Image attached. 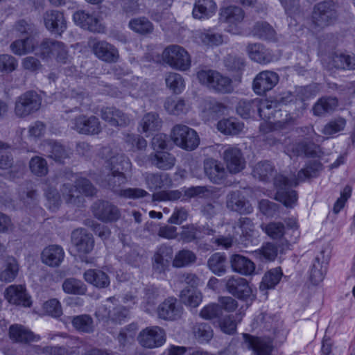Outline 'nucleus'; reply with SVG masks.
I'll list each match as a JSON object with an SVG mask.
<instances>
[{
    "label": "nucleus",
    "instance_id": "nucleus-1",
    "mask_svg": "<svg viewBox=\"0 0 355 355\" xmlns=\"http://www.w3.org/2000/svg\"><path fill=\"white\" fill-rule=\"evenodd\" d=\"M322 169V165L320 162L313 161L298 172L297 178L295 175L291 178L282 175H277L275 178V185L277 189L276 200L282 202L286 207H293L297 201V194L295 191L291 189L296 187L300 181L317 177Z\"/></svg>",
    "mask_w": 355,
    "mask_h": 355
},
{
    "label": "nucleus",
    "instance_id": "nucleus-2",
    "mask_svg": "<svg viewBox=\"0 0 355 355\" xmlns=\"http://www.w3.org/2000/svg\"><path fill=\"white\" fill-rule=\"evenodd\" d=\"M76 185L73 187L70 183H64L60 189L61 194H59L56 190L50 189L46 193V198L49 202V208L55 210L61 201V197L67 203L77 205L80 202L82 198L80 193L85 196H93L96 193V189L91 182L83 178H78L77 175H73Z\"/></svg>",
    "mask_w": 355,
    "mask_h": 355
},
{
    "label": "nucleus",
    "instance_id": "nucleus-3",
    "mask_svg": "<svg viewBox=\"0 0 355 355\" xmlns=\"http://www.w3.org/2000/svg\"><path fill=\"white\" fill-rule=\"evenodd\" d=\"M171 138L180 148L191 151L200 144V137L193 128L181 123L175 125L171 131Z\"/></svg>",
    "mask_w": 355,
    "mask_h": 355
},
{
    "label": "nucleus",
    "instance_id": "nucleus-4",
    "mask_svg": "<svg viewBox=\"0 0 355 355\" xmlns=\"http://www.w3.org/2000/svg\"><path fill=\"white\" fill-rule=\"evenodd\" d=\"M197 77L200 83L216 92L226 94L233 90L232 80L214 70H201Z\"/></svg>",
    "mask_w": 355,
    "mask_h": 355
},
{
    "label": "nucleus",
    "instance_id": "nucleus-5",
    "mask_svg": "<svg viewBox=\"0 0 355 355\" xmlns=\"http://www.w3.org/2000/svg\"><path fill=\"white\" fill-rule=\"evenodd\" d=\"M336 6L331 1H324L314 6L311 21L315 28L322 29L332 24L337 19Z\"/></svg>",
    "mask_w": 355,
    "mask_h": 355
},
{
    "label": "nucleus",
    "instance_id": "nucleus-6",
    "mask_svg": "<svg viewBox=\"0 0 355 355\" xmlns=\"http://www.w3.org/2000/svg\"><path fill=\"white\" fill-rule=\"evenodd\" d=\"M162 59L171 67L186 71L191 67V58L188 52L179 45H170L162 53Z\"/></svg>",
    "mask_w": 355,
    "mask_h": 355
},
{
    "label": "nucleus",
    "instance_id": "nucleus-7",
    "mask_svg": "<svg viewBox=\"0 0 355 355\" xmlns=\"http://www.w3.org/2000/svg\"><path fill=\"white\" fill-rule=\"evenodd\" d=\"M42 103V98L35 92L28 91L16 99L15 114L19 118H26L39 110Z\"/></svg>",
    "mask_w": 355,
    "mask_h": 355
},
{
    "label": "nucleus",
    "instance_id": "nucleus-8",
    "mask_svg": "<svg viewBox=\"0 0 355 355\" xmlns=\"http://www.w3.org/2000/svg\"><path fill=\"white\" fill-rule=\"evenodd\" d=\"M93 215L103 223H112L121 217L120 209L114 204L106 200H98L92 206Z\"/></svg>",
    "mask_w": 355,
    "mask_h": 355
},
{
    "label": "nucleus",
    "instance_id": "nucleus-9",
    "mask_svg": "<svg viewBox=\"0 0 355 355\" xmlns=\"http://www.w3.org/2000/svg\"><path fill=\"white\" fill-rule=\"evenodd\" d=\"M225 281L227 291L232 295L243 300H252L254 297L252 288L245 279L230 276Z\"/></svg>",
    "mask_w": 355,
    "mask_h": 355
},
{
    "label": "nucleus",
    "instance_id": "nucleus-10",
    "mask_svg": "<svg viewBox=\"0 0 355 355\" xmlns=\"http://www.w3.org/2000/svg\"><path fill=\"white\" fill-rule=\"evenodd\" d=\"M40 53L44 58H55L61 63H66L68 59V51L64 43L52 39H46L41 43Z\"/></svg>",
    "mask_w": 355,
    "mask_h": 355
},
{
    "label": "nucleus",
    "instance_id": "nucleus-11",
    "mask_svg": "<svg viewBox=\"0 0 355 355\" xmlns=\"http://www.w3.org/2000/svg\"><path fill=\"white\" fill-rule=\"evenodd\" d=\"M243 10L237 6H228L220 10V21L228 24L227 31L232 34L241 32L239 24L243 21Z\"/></svg>",
    "mask_w": 355,
    "mask_h": 355
},
{
    "label": "nucleus",
    "instance_id": "nucleus-12",
    "mask_svg": "<svg viewBox=\"0 0 355 355\" xmlns=\"http://www.w3.org/2000/svg\"><path fill=\"white\" fill-rule=\"evenodd\" d=\"M71 128L80 134L98 135L101 131L100 121L95 116L80 115L71 120Z\"/></svg>",
    "mask_w": 355,
    "mask_h": 355
},
{
    "label": "nucleus",
    "instance_id": "nucleus-13",
    "mask_svg": "<svg viewBox=\"0 0 355 355\" xmlns=\"http://www.w3.org/2000/svg\"><path fill=\"white\" fill-rule=\"evenodd\" d=\"M138 340L144 347H159L166 342V333L158 326L148 327L140 332Z\"/></svg>",
    "mask_w": 355,
    "mask_h": 355
},
{
    "label": "nucleus",
    "instance_id": "nucleus-14",
    "mask_svg": "<svg viewBox=\"0 0 355 355\" xmlns=\"http://www.w3.org/2000/svg\"><path fill=\"white\" fill-rule=\"evenodd\" d=\"M279 82V76L272 71H263L259 73L253 80L252 88L258 95L265 94L271 90Z\"/></svg>",
    "mask_w": 355,
    "mask_h": 355
},
{
    "label": "nucleus",
    "instance_id": "nucleus-15",
    "mask_svg": "<svg viewBox=\"0 0 355 355\" xmlns=\"http://www.w3.org/2000/svg\"><path fill=\"white\" fill-rule=\"evenodd\" d=\"M311 132L309 139L311 140V142L303 141L295 144L293 146V152L296 156L305 155L307 157H319L321 150L318 145L315 144V142H320L322 139V137L316 134L312 128H309Z\"/></svg>",
    "mask_w": 355,
    "mask_h": 355
},
{
    "label": "nucleus",
    "instance_id": "nucleus-16",
    "mask_svg": "<svg viewBox=\"0 0 355 355\" xmlns=\"http://www.w3.org/2000/svg\"><path fill=\"white\" fill-rule=\"evenodd\" d=\"M71 241L80 255L90 253L94 247L92 234L83 228H78L72 232Z\"/></svg>",
    "mask_w": 355,
    "mask_h": 355
},
{
    "label": "nucleus",
    "instance_id": "nucleus-17",
    "mask_svg": "<svg viewBox=\"0 0 355 355\" xmlns=\"http://www.w3.org/2000/svg\"><path fill=\"white\" fill-rule=\"evenodd\" d=\"M226 207L231 211L243 214L252 212L253 207L239 190L232 191L226 196Z\"/></svg>",
    "mask_w": 355,
    "mask_h": 355
},
{
    "label": "nucleus",
    "instance_id": "nucleus-18",
    "mask_svg": "<svg viewBox=\"0 0 355 355\" xmlns=\"http://www.w3.org/2000/svg\"><path fill=\"white\" fill-rule=\"evenodd\" d=\"M45 27L51 32L61 35L67 28V21L62 12L47 10L43 15Z\"/></svg>",
    "mask_w": 355,
    "mask_h": 355
},
{
    "label": "nucleus",
    "instance_id": "nucleus-19",
    "mask_svg": "<svg viewBox=\"0 0 355 355\" xmlns=\"http://www.w3.org/2000/svg\"><path fill=\"white\" fill-rule=\"evenodd\" d=\"M92 50L94 55L98 59L106 62H116L119 58L117 49L114 45L105 41H97L94 42Z\"/></svg>",
    "mask_w": 355,
    "mask_h": 355
},
{
    "label": "nucleus",
    "instance_id": "nucleus-20",
    "mask_svg": "<svg viewBox=\"0 0 355 355\" xmlns=\"http://www.w3.org/2000/svg\"><path fill=\"white\" fill-rule=\"evenodd\" d=\"M223 159L230 173H239L245 167L244 158L238 148L227 147L223 152Z\"/></svg>",
    "mask_w": 355,
    "mask_h": 355
},
{
    "label": "nucleus",
    "instance_id": "nucleus-21",
    "mask_svg": "<svg viewBox=\"0 0 355 355\" xmlns=\"http://www.w3.org/2000/svg\"><path fill=\"white\" fill-rule=\"evenodd\" d=\"M5 298L11 304L29 307L31 305L30 297L26 289L21 285L8 286L4 293Z\"/></svg>",
    "mask_w": 355,
    "mask_h": 355
},
{
    "label": "nucleus",
    "instance_id": "nucleus-22",
    "mask_svg": "<svg viewBox=\"0 0 355 355\" xmlns=\"http://www.w3.org/2000/svg\"><path fill=\"white\" fill-rule=\"evenodd\" d=\"M64 258V251L58 245H49L44 248L41 254L43 263L50 267H58Z\"/></svg>",
    "mask_w": 355,
    "mask_h": 355
},
{
    "label": "nucleus",
    "instance_id": "nucleus-23",
    "mask_svg": "<svg viewBox=\"0 0 355 355\" xmlns=\"http://www.w3.org/2000/svg\"><path fill=\"white\" fill-rule=\"evenodd\" d=\"M204 171L209 180L215 184H220L226 176V171L223 164L212 158L205 160Z\"/></svg>",
    "mask_w": 355,
    "mask_h": 355
},
{
    "label": "nucleus",
    "instance_id": "nucleus-24",
    "mask_svg": "<svg viewBox=\"0 0 355 355\" xmlns=\"http://www.w3.org/2000/svg\"><path fill=\"white\" fill-rule=\"evenodd\" d=\"M324 253V250H321L315 257L311 266L309 278L314 284H318L322 282L327 272L328 258H325Z\"/></svg>",
    "mask_w": 355,
    "mask_h": 355
},
{
    "label": "nucleus",
    "instance_id": "nucleus-25",
    "mask_svg": "<svg viewBox=\"0 0 355 355\" xmlns=\"http://www.w3.org/2000/svg\"><path fill=\"white\" fill-rule=\"evenodd\" d=\"M101 117L112 126H127L130 123L128 114L116 107H107L101 110Z\"/></svg>",
    "mask_w": 355,
    "mask_h": 355
},
{
    "label": "nucleus",
    "instance_id": "nucleus-26",
    "mask_svg": "<svg viewBox=\"0 0 355 355\" xmlns=\"http://www.w3.org/2000/svg\"><path fill=\"white\" fill-rule=\"evenodd\" d=\"M159 318L166 320H173L181 316L182 308L177 304V300L173 297H168L157 309Z\"/></svg>",
    "mask_w": 355,
    "mask_h": 355
},
{
    "label": "nucleus",
    "instance_id": "nucleus-27",
    "mask_svg": "<svg viewBox=\"0 0 355 355\" xmlns=\"http://www.w3.org/2000/svg\"><path fill=\"white\" fill-rule=\"evenodd\" d=\"M173 257L172 248L166 245H161L154 255L153 268L155 272L162 273L168 267Z\"/></svg>",
    "mask_w": 355,
    "mask_h": 355
},
{
    "label": "nucleus",
    "instance_id": "nucleus-28",
    "mask_svg": "<svg viewBox=\"0 0 355 355\" xmlns=\"http://www.w3.org/2000/svg\"><path fill=\"white\" fill-rule=\"evenodd\" d=\"M230 264L234 272L243 275H252L255 270V264L250 259L239 254L230 257Z\"/></svg>",
    "mask_w": 355,
    "mask_h": 355
},
{
    "label": "nucleus",
    "instance_id": "nucleus-29",
    "mask_svg": "<svg viewBox=\"0 0 355 355\" xmlns=\"http://www.w3.org/2000/svg\"><path fill=\"white\" fill-rule=\"evenodd\" d=\"M244 338L248 347L252 349L257 355H269L271 353L272 345L269 339L248 334H244Z\"/></svg>",
    "mask_w": 355,
    "mask_h": 355
},
{
    "label": "nucleus",
    "instance_id": "nucleus-30",
    "mask_svg": "<svg viewBox=\"0 0 355 355\" xmlns=\"http://www.w3.org/2000/svg\"><path fill=\"white\" fill-rule=\"evenodd\" d=\"M74 22L80 27L92 32H99L101 24L98 19L93 15L78 10L73 15Z\"/></svg>",
    "mask_w": 355,
    "mask_h": 355
},
{
    "label": "nucleus",
    "instance_id": "nucleus-31",
    "mask_svg": "<svg viewBox=\"0 0 355 355\" xmlns=\"http://www.w3.org/2000/svg\"><path fill=\"white\" fill-rule=\"evenodd\" d=\"M83 278L88 284L98 288H103L110 285L108 275L101 269H89L83 273Z\"/></svg>",
    "mask_w": 355,
    "mask_h": 355
},
{
    "label": "nucleus",
    "instance_id": "nucleus-32",
    "mask_svg": "<svg viewBox=\"0 0 355 355\" xmlns=\"http://www.w3.org/2000/svg\"><path fill=\"white\" fill-rule=\"evenodd\" d=\"M10 337L12 340L19 343L36 342L40 339L39 335H35L21 324H12L9 329Z\"/></svg>",
    "mask_w": 355,
    "mask_h": 355
},
{
    "label": "nucleus",
    "instance_id": "nucleus-33",
    "mask_svg": "<svg viewBox=\"0 0 355 355\" xmlns=\"http://www.w3.org/2000/svg\"><path fill=\"white\" fill-rule=\"evenodd\" d=\"M338 105V100L333 96H324L319 98L312 107L313 115L324 116L334 112Z\"/></svg>",
    "mask_w": 355,
    "mask_h": 355
},
{
    "label": "nucleus",
    "instance_id": "nucleus-34",
    "mask_svg": "<svg viewBox=\"0 0 355 355\" xmlns=\"http://www.w3.org/2000/svg\"><path fill=\"white\" fill-rule=\"evenodd\" d=\"M126 177L121 171L108 170L104 173L102 179L103 187H107L119 195L121 185L126 182Z\"/></svg>",
    "mask_w": 355,
    "mask_h": 355
},
{
    "label": "nucleus",
    "instance_id": "nucleus-35",
    "mask_svg": "<svg viewBox=\"0 0 355 355\" xmlns=\"http://www.w3.org/2000/svg\"><path fill=\"white\" fill-rule=\"evenodd\" d=\"M216 4L214 0H196L192 15L196 19H207L216 12Z\"/></svg>",
    "mask_w": 355,
    "mask_h": 355
},
{
    "label": "nucleus",
    "instance_id": "nucleus-36",
    "mask_svg": "<svg viewBox=\"0 0 355 355\" xmlns=\"http://www.w3.org/2000/svg\"><path fill=\"white\" fill-rule=\"evenodd\" d=\"M246 51L251 60L258 63L266 64L272 60L270 52L260 43L249 44Z\"/></svg>",
    "mask_w": 355,
    "mask_h": 355
},
{
    "label": "nucleus",
    "instance_id": "nucleus-37",
    "mask_svg": "<svg viewBox=\"0 0 355 355\" xmlns=\"http://www.w3.org/2000/svg\"><path fill=\"white\" fill-rule=\"evenodd\" d=\"M151 164L161 170H169L175 164V157L171 153L165 151H157L150 155Z\"/></svg>",
    "mask_w": 355,
    "mask_h": 355
},
{
    "label": "nucleus",
    "instance_id": "nucleus-38",
    "mask_svg": "<svg viewBox=\"0 0 355 355\" xmlns=\"http://www.w3.org/2000/svg\"><path fill=\"white\" fill-rule=\"evenodd\" d=\"M275 173L274 165L269 161H261L253 168V177L262 182H268Z\"/></svg>",
    "mask_w": 355,
    "mask_h": 355
},
{
    "label": "nucleus",
    "instance_id": "nucleus-39",
    "mask_svg": "<svg viewBox=\"0 0 355 355\" xmlns=\"http://www.w3.org/2000/svg\"><path fill=\"white\" fill-rule=\"evenodd\" d=\"M37 42L33 37L27 36L24 39L17 40L11 43V51L17 55H22L35 50Z\"/></svg>",
    "mask_w": 355,
    "mask_h": 355
},
{
    "label": "nucleus",
    "instance_id": "nucleus-40",
    "mask_svg": "<svg viewBox=\"0 0 355 355\" xmlns=\"http://www.w3.org/2000/svg\"><path fill=\"white\" fill-rule=\"evenodd\" d=\"M143 176L148 188L150 190L161 189L171 182V179L167 173H145Z\"/></svg>",
    "mask_w": 355,
    "mask_h": 355
},
{
    "label": "nucleus",
    "instance_id": "nucleus-41",
    "mask_svg": "<svg viewBox=\"0 0 355 355\" xmlns=\"http://www.w3.org/2000/svg\"><path fill=\"white\" fill-rule=\"evenodd\" d=\"M164 108L169 114L179 116L188 112L189 105L182 98H168Z\"/></svg>",
    "mask_w": 355,
    "mask_h": 355
},
{
    "label": "nucleus",
    "instance_id": "nucleus-42",
    "mask_svg": "<svg viewBox=\"0 0 355 355\" xmlns=\"http://www.w3.org/2000/svg\"><path fill=\"white\" fill-rule=\"evenodd\" d=\"M258 98L254 99H241L236 105V112L241 117L248 119L257 114Z\"/></svg>",
    "mask_w": 355,
    "mask_h": 355
},
{
    "label": "nucleus",
    "instance_id": "nucleus-43",
    "mask_svg": "<svg viewBox=\"0 0 355 355\" xmlns=\"http://www.w3.org/2000/svg\"><path fill=\"white\" fill-rule=\"evenodd\" d=\"M19 266L14 257H8L0 271V281L4 282H12L18 275Z\"/></svg>",
    "mask_w": 355,
    "mask_h": 355
},
{
    "label": "nucleus",
    "instance_id": "nucleus-44",
    "mask_svg": "<svg viewBox=\"0 0 355 355\" xmlns=\"http://www.w3.org/2000/svg\"><path fill=\"white\" fill-rule=\"evenodd\" d=\"M226 257L224 254L214 253L207 261V266L213 273L221 276L226 272Z\"/></svg>",
    "mask_w": 355,
    "mask_h": 355
},
{
    "label": "nucleus",
    "instance_id": "nucleus-45",
    "mask_svg": "<svg viewBox=\"0 0 355 355\" xmlns=\"http://www.w3.org/2000/svg\"><path fill=\"white\" fill-rule=\"evenodd\" d=\"M282 276V272L280 268H275L267 272L260 284L259 289L266 291L273 288L280 281Z\"/></svg>",
    "mask_w": 355,
    "mask_h": 355
},
{
    "label": "nucleus",
    "instance_id": "nucleus-46",
    "mask_svg": "<svg viewBox=\"0 0 355 355\" xmlns=\"http://www.w3.org/2000/svg\"><path fill=\"white\" fill-rule=\"evenodd\" d=\"M252 33L254 36L261 40H272L275 37V31L268 23L265 21L257 22L252 28Z\"/></svg>",
    "mask_w": 355,
    "mask_h": 355
},
{
    "label": "nucleus",
    "instance_id": "nucleus-47",
    "mask_svg": "<svg viewBox=\"0 0 355 355\" xmlns=\"http://www.w3.org/2000/svg\"><path fill=\"white\" fill-rule=\"evenodd\" d=\"M218 130L226 135H237L242 131L243 124L234 119H223L217 123Z\"/></svg>",
    "mask_w": 355,
    "mask_h": 355
},
{
    "label": "nucleus",
    "instance_id": "nucleus-48",
    "mask_svg": "<svg viewBox=\"0 0 355 355\" xmlns=\"http://www.w3.org/2000/svg\"><path fill=\"white\" fill-rule=\"evenodd\" d=\"M286 118L275 122L273 124L266 121L261 123L259 126V130L263 134H268L275 130H284L293 125V119L290 114H286Z\"/></svg>",
    "mask_w": 355,
    "mask_h": 355
},
{
    "label": "nucleus",
    "instance_id": "nucleus-49",
    "mask_svg": "<svg viewBox=\"0 0 355 355\" xmlns=\"http://www.w3.org/2000/svg\"><path fill=\"white\" fill-rule=\"evenodd\" d=\"M193 333L200 343H208L214 336V331L210 325L204 322L194 325Z\"/></svg>",
    "mask_w": 355,
    "mask_h": 355
},
{
    "label": "nucleus",
    "instance_id": "nucleus-50",
    "mask_svg": "<svg viewBox=\"0 0 355 355\" xmlns=\"http://www.w3.org/2000/svg\"><path fill=\"white\" fill-rule=\"evenodd\" d=\"M165 83L175 94H180L184 88V80L182 76L178 73L170 72L165 76Z\"/></svg>",
    "mask_w": 355,
    "mask_h": 355
},
{
    "label": "nucleus",
    "instance_id": "nucleus-51",
    "mask_svg": "<svg viewBox=\"0 0 355 355\" xmlns=\"http://www.w3.org/2000/svg\"><path fill=\"white\" fill-rule=\"evenodd\" d=\"M162 121L158 114L153 112L146 114L140 122V126L144 132H152L158 130L161 127Z\"/></svg>",
    "mask_w": 355,
    "mask_h": 355
},
{
    "label": "nucleus",
    "instance_id": "nucleus-52",
    "mask_svg": "<svg viewBox=\"0 0 355 355\" xmlns=\"http://www.w3.org/2000/svg\"><path fill=\"white\" fill-rule=\"evenodd\" d=\"M62 288L65 293L75 295H84L87 291V286L79 279L69 278L64 280Z\"/></svg>",
    "mask_w": 355,
    "mask_h": 355
},
{
    "label": "nucleus",
    "instance_id": "nucleus-53",
    "mask_svg": "<svg viewBox=\"0 0 355 355\" xmlns=\"http://www.w3.org/2000/svg\"><path fill=\"white\" fill-rule=\"evenodd\" d=\"M180 299L186 305L196 307L202 301V294L196 289L185 288L181 291Z\"/></svg>",
    "mask_w": 355,
    "mask_h": 355
},
{
    "label": "nucleus",
    "instance_id": "nucleus-54",
    "mask_svg": "<svg viewBox=\"0 0 355 355\" xmlns=\"http://www.w3.org/2000/svg\"><path fill=\"white\" fill-rule=\"evenodd\" d=\"M109 169L110 171H128L131 168L129 158L124 154H117L109 160Z\"/></svg>",
    "mask_w": 355,
    "mask_h": 355
},
{
    "label": "nucleus",
    "instance_id": "nucleus-55",
    "mask_svg": "<svg viewBox=\"0 0 355 355\" xmlns=\"http://www.w3.org/2000/svg\"><path fill=\"white\" fill-rule=\"evenodd\" d=\"M129 27L136 33L147 34L153 30L152 23L145 17L135 18L130 21Z\"/></svg>",
    "mask_w": 355,
    "mask_h": 355
},
{
    "label": "nucleus",
    "instance_id": "nucleus-56",
    "mask_svg": "<svg viewBox=\"0 0 355 355\" xmlns=\"http://www.w3.org/2000/svg\"><path fill=\"white\" fill-rule=\"evenodd\" d=\"M31 171L37 176H44L48 173V165L45 159L35 156L29 162Z\"/></svg>",
    "mask_w": 355,
    "mask_h": 355
},
{
    "label": "nucleus",
    "instance_id": "nucleus-57",
    "mask_svg": "<svg viewBox=\"0 0 355 355\" xmlns=\"http://www.w3.org/2000/svg\"><path fill=\"white\" fill-rule=\"evenodd\" d=\"M275 105L267 99H262L258 98V107L257 114L258 116L263 119H269L273 115Z\"/></svg>",
    "mask_w": 355,
    "mask_h": 355
},
{
    "label": "nucleus",
    "instance_id": "nucleus-58",
    "mask_svg": "<svg viewBox=\"0 0 355 355\" xmlns=\"http://www.w3.org/2000/svg\"><path fill=\"white\" fill-rule=\"evenodd\" d=\"M238 226L241 230V236L247 241L251 240L256 235V230L252 220L250 218L241 217L239 218Z\"/></svg>",
    "mask_w": 355,
    "mask_h": 355
},
{
    "label": "nucleus",
    "instance_id": "nucleus-59",
    "mask_svg": "<svg viewBox=\"0 0 355 355\" xmlns=\"http://www.w3.org/2000/svg\"><path fill=\"white\" fill-rule=\"evenodd\" d=\"M195 254L188 250H180L173 260V264L175 267L181 268L187 266L196 261Z\"/></svg>",
    "mask_w": 355,
    "mask_h": 355
},
{
    "label": "nucleus",
    "instance_id": "nucleus-60",
    "mask_svg": "<svg viewBox=\"0 0 355 355\" xmlns=\"http://www.w3.org/2000/svg\"><path fill=\"white\" fill-rule=\"evenodd\" d=\"M147 84L139 77H133L129 83V92L131 96L138 98L146 95Z\"/></svg>",
    "mask_w": 355,
    "mask_h": 355
},
{
    "label": "nucleus",
    "instance_id": "nucleus-61",
    "mask_svg": "<svg viewBox=\"0 0 355 355\" xmlns=\"http://www.w3.org/2000/svg\"><path fill=\"white\" fill-rule=\"evenodd\" d=\"M346 125V120L342 117H338L328 122L323 128L322 132L327 136H332L344 130Z\"/></svg>",
    "mask_w": 355,
    "mask_h": 355
},
{
    "label": "nucleus",
    "instance_id": "nucleus-62",
    "mask_svg": "<svg viewBox=\"0 0 355 355\" xmlns=\"http://www.w3.org/2000/svg\"><path fill=\"white\" fill-rule=\"evenodd\" d=\"M73 326L78 331L91 332L93 331V320L88 315L76 316L72 320Z\"/></svg>",
    "mask_w": 355,
    "mask_h": 355
},
{
    "label": "nucleus",
    "instance_id": "nucleus-63",
    "mask_svg": "<svg viewBox=\"0 0 355 355\" xmlns=\"http://www.w3.org/2000/svg\"><path fill=\"white\" fill-rule=\"evenodd\" d=\"M262 229L273 239H281L285 233V227L284 224L280 222L270 223L264 227H262Z\"/></svg>",
    "mask_w": 355,
    "mask_h": 355
},
{
    "label": "nucleus",
    "instance_id": "nucleus-64",
    "mask_svg": "<svg viewBox=\"0 0 355 355\" xmlns=\"http://www.w3.org/2000/svg\"><path fill=\"white\" fill-rule=\"evenodd\" d=\"M17 64V60L11 55H0V72L10 73L16 69Z\"/></svg>",
    "mask_w": 355,
    "mask_h": 355
}]
</instances>
